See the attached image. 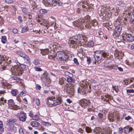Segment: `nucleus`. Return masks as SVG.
I'll list each match as a JSON object with an SVG mask.
<instances>
[{"instance_id":"19","label":"nucleus","mask_w":134,"mask_h":134,"mask_svg":"<svg viewBox=\"0 0 134 134\" xmlns=\"http://www.w3.org/2000/svg\"><path fill=\"white\" fill-rule=\"evenodd\" d=\"M132 129L133 128L132 127H130L129 128L127 126H126L124 128V132L126 133H129Z\"/></svg>"},{"instance_id":"62","label":"nucleus","mask_w":134,"mask_h":134,"mask_svg":"<svg viewBox=\"0 0 134 134\" xmlns=\"http://www.w3.org/2000/svg\"><path fill=\"white\" fill-rule=\"evenodd\" d=\"M98 116L101 119L103 117V115L102 114L99 113L98 114Z\"/></svg>"},{"instance_id":"49","label":"nucleus","mask_w":134,"mask_h":134,"mask_svg":"<svg viewBox=\"0 0 134 134\" xmlns=\"http://www.w3.org/2000/svg\"><path fill=\"white\" fill-rule=\"evenodd\" d=\"M117 4L118 5L120 6H122L124 5V4L122 2L119 1L117 2Z\"/></svg>"},{"instance_id":"7","label":"nucleus","mask_w":134,"mask_h":134,"mask_svg":"<svg viewBox=\"0 0 134 134\" xmlns=\"http://www.w3.org/2000/svg\"><path fill=\"white\" fill-rule=\"evenodd\" d=\"M55 55V57L56 59L61 61H65L68 58L67 55L62 52H57Z\"/></svg>"},{"instance_id":"11","label":"nucleus","mask_w":134,"mask_h":134,"mask_svg":"<svg viewBox=\"0 0 134 134\" xmlns=\"http://www.w3.org/2000/svg\"><path fill=\"white\" fill-rule=\"evenodd\" d=\"M90 101L88 100L85 99H81L80 100L79 103L80 105L82 107L85 108L86 107L88 106Z\"/></svg>"},{"instance_id":"44","label":"nucleus","mask_w":134,"mask_h":134,"mask_svg":"<svg viewBox=\"0 0 134 134\" xmlns=\"http://www.w3.org/2000/svg\"><path fill=\"white\" fill-rule=\"evenodd\" d=\"M36 103L37 105H39L40 104V101L39 99L36 98Z\"/></svg>"},{"instance_id":"24","label":"nucleus","mask_w":134,"mask_h":134,"mask_svg":"<svg viewBox=\"0 0 134 134\" xmlns=\"http://www.w3.org/2000/svg\"><path fill=\"white\" fill-rule=\"evenodd\" d=\"M10 103V104H9V105L11 106V107H9L11 109H15L14 108V103L13 100L12 99L9 100V103Z\"/></svg>"},{"instance_id":"58","label":"nucleus","mask_w":134,"mask_h":134,"mask_svg":"<svg viewBox=\"0 0 134 134\" xmlns=\"http://www.w3.org/2000/svg\"><path fill=\"white\" fill-rule=\"evenodd\" d=\"M125 63L128 66H131V63L129 61H128L127 60H125Z\"/></svg>"},{"instance_id":"61","label":"nucleus","mask_w":134,"mask_h":134,"mask_svg":"<svg viewBox=\"0 0 134 134\" xmlns=\"http://www.w3.org/2000/svg\"><path fill=\"white\" fill-rule=\"evenodd\" d=\"M87 63L88 64H89L91 62V59L90 58H88V57H87Z\"/></svg>"},{"instance_id":"29","label":"nucleus","mask_w":134,"mask_h":134,"mask_svg":"<svg viewBox=\"0 0 134 134\" xmlns=\"http://www.w3.org/2000/svg\"><path fill=\"white\" fill-rule=\"evenodd\" d=\"M120 32L118 31H115V30L113 34V35L114 36V37L115 38V37L118 36L120 35Z\"/></svg>"},{"instance_id":"17","label":"nucleus","mask_w":134,"mask_h":134,"mask_svg":"<svg viewBox=\"0 0 134 134\" xmlns=\"http://www.w3.org/2000/svg\"><path fill=\"white\" fill-rule=\"evenodd\" d=\"M49 52V50L47 49H43L41 50V53L43 55H47Z\"/></svg>"},{"instance_id":"5","label":"nucleus","mask_w":134,"mask_h":134,"mask_svg":"<svg viewBox=\"0 0 134 134\" xmlns=\"http://www.w3.org/2000/svg\"><path fill=\"white\" fill-rule=\"evenodd\" d=\"M90 17L88 16L85 18V20H83V26L84 25L87 28H90L91 27V25L94 26H96L97 25V21L94 19L91 21L89 19Z\"/></svg>"},{"instance_id":"60","label":"nucleus","mask_w":134,"mask_h":134,"mask_svg":"<svg viewBox=\"0 0 134 134\" xmlns=\"http://www.w3.org/2000/svg\"><path fill=\"white\" fill-rule=\"evenodd\" d=\"M111 65H104V67L105 69H111Z\"/></svg>"},{"instance_id":"23","label":"nucleus","mask_w":134,"mask_h":134,"mask_svg":"<svg viewBox=\"0 0 134 134\" xmlns=\"http://www.w3.org/2000/svg\"><path fill=\"white\" fill-rule=\"evenodd\" d=\"M17 65H19L20 66L22 70L23 71V70H25L26 69V66L25 65L23 64H20L19 62H18L17 63Z\"/></svg>"},{"instance_id":"38","label":"nucleus","mask_w":134,"mask_h":134,"mask_svg":"<svg viewBox=\"0 0 134 134\" xmlns=\"http://www.w3.org/2000/svg\"><path fill=\"white\" fill-rule=\"evenodd\" d=\"M17 90H13L11 92L12 95L13 96H15L16 95V92Z\"/></svg>"},{"instance_id":"14","label":"nucleus","mask_w":134,"mask_h":134,"mask_svg":"<svg viewBox=\"0 0 134 134\" xmlns=\"http://www.w3.org/2000/svg\"><path fill=\"white\" fill-rule=\"evenodd\" d=\"M74 25L77 26H81V25H83V20L80 19L76 21L73 23Z\"/></svg>"},{"instance_id":"35","label":"nucleus","mask_w":134,"mask_h":134,"mask_svg":"<svg viewBox=\"0 0 134 134\" xmlns=\"http://www.w3.org/2000/svg\"><path fill=\"white\" fill-rule=\"evenodd\" d=\"M7 41L6 37L5 36H2L1 41L3 43H5Z\"/></svg>"},{"instance_id":"54","label":"nucleus","mask_w":134,"mask_h":134,"mask_svg":"<svg viewBox=\"0 0 134 134\" xmlns=\"http://www.w3.org/2000/svg\"><path fill=\"white\" fill-rule=\"evenodd\" d=\"M12 32L14 34H16L18 32V31L16 29H14L12 30Z\"/></svg>"},{"instance_id":"64","label":"nucleus","mask_w":134,"mask_h":134,"mask_svg":"<svg viewBox=\"0 0 134 134\" xmlns=\"http://www.w3.org/2000/svg\"><path fill=\"white\" fill-rule=\"evenodd\" d=\"M93 88L94 89L96 90L98 88V85H95L93 86Z\"/></svg>"},{"instance_id":"36","label":"nucleus","mask_w":134,"mask_h":134,"mask_svg":"<svg viewBox=\"0 0 134 134\" xmlns=\"http://www.w3.org/2000/svg\"><path fill=\"white\" fill-rule=\"evenodd\" d=\"M67 81L68 82H71L73 81L74 80L71 77L68 76L67 78Z\"/></svg>"},{"instance_id":"26","label":"nucleus","mask_w":134,"mask_h":134,"mask_svg":"<svg viewBox=\"0 0 134 134\" xmlns=\"http://www.w3.org/2000/svg\"><path fill=\"white\" fill-rule=\"evenodd\" d=\"M47 2L46 3H47L49 4L52 5V6H55V5L54 4V3L55 2L54 0H46Z\"/></svg>"},{"instance_id":"48","label":"nucleus","mask_w":134,"mask_h":134,"mask_svg":"<svg viewBox=\"0 0 134 134\" xmlns=\"http://www.w3.org/2000/svg\"><path fill=\"white\" fill-rule=\"evenodd\" d=\"M127 93H133L134 92V90L133 89H127Z\"/></svg>"},{"instance_id":"41","label":"nucleus","mask_w":134,"mask_h":134,"mask_svg":"<svg viewBox=\"0 0 134 134\" xmlns=\"http://www.w3.org/2000/svg\"><path fill=\"white\" fill-rule=\"evenodd\" d=\"M85 129L86 132L87 133H90L92 131L91 129L88 127H86Z\"/></svg>"},{"instance_id":"33","label":"nucleus","mask_w":134,"mask_h":134,"mask_svg":"<svg viewBox=\"0 0 134 134\" xmlns=\"http://www.w3.org/2000/svg\"><path fill=\"white\" fill-rule=\"evenodd\" d=\"M17 54L18 55H19L20 57H23V58L25 57L26 55L24 53L20 51L18 52Z\"/></svg>"},{"instance_id":"31","label":"nucleus","mask_w":134,"mask_h":134,"mask_svg":"<svg viewBox=\"0 0 134 134\" xmlns=\"http://www.w3.org/2000/svg\"><path fill=\"white\" fill-rule=\"evenodd\" d=\"M24 58V59L25 62L27 63H29L30 62V59L28 55H26Z\"/></svg>"},{"instance_id":"59","label":"nucleus","mask_w":134,"mask_h":134,"mask_svg":"<svg viewBox=\"0 0 134 134\" xmlns=\"http://www.w3.org/2000/svg\"><path fill=\"white\" fill-rule=\"evenodd\" d=\"M19 132L20 134H24L23 129L20 128L19 130Z\"/></svg>"},{"instance_id":"51","label":"nucleus","mask_w":134,"mask_h":134,"mask_svg":"<svg viewBox=\"0 0 134 134\" xmlns=\"http://www.w3.org/2000/svg\"><path fill=\"white\" fill-rule=\"evenodd\" d=\"M33 32L36 33H39V34H40V30L39 29H38L36 30L35 29H33Z\"/></svg>"},{"instance_id":"32","label":"nucleus","mask_w":134,"mask_h":134,"mask_svg":"<svg viewBox=\"0 0 134 134\" xmlns=\"http://www.w3.org/2000/svg\"><path fill=\"white\" fill-rule=\"evenodd\" d=\"M65 80V79L64 78H61L59 79V83L60 85H62L64 83Z\"/></svg>"},{"instance_id":"47","label":"nucleus","mask_w":134,"mask_h":134,"mask_svg":"<svg viewBox=\"0 0 134 134\" xmlns=\"http://www.w3.org/2000/svg\"><path fill=\"white\" fill-rule=\"evenodd\" d=\"M42 124L43 125H46L47 126H51V124L49 122H42Z\"/></svg>"},{"instance_id":"40","label":"nucleus","mask_w":134,"mask_h":134,"mask_svg":"<svg viewBox=\"0 0 134 134\" xmlns=\"http://www.w3.org/2000/svg\"><path fill=\"white\" fill-rule=\"evenodd\" d=\"M111 69H114L117 70L118 68V66L116 65L113 64L111 65Z\"/></svg>"},{"instance_id":"55","label":"nucleus","mask_w":134,"mask_h":134,"mask_svg":"<svg viewBox=\"0 0 134 134\" xmlns=\"http://www.w3.org/2000/svg\"><path fill=\"white\" fill-rule=\"evenodd\" d=\"M74 63L77 65H79V63L78 62L77 59L76 58H75L74 59Z\"/></svg>"},{"instance_id":"21","label":"nucleus","mask_w":134,"mask_h":134,"mask_svg":"<svg viewBox=\"0 0 134 134\" xmlns=\"http://www.w3.org/2000/svg\"><path fill=\"white\" fill-rule=\"evenodd\" d=\"M94 131L95 133L96 134H102L101 133V128L99 127H97L95 128L94 129Z\"/></svg>"},{"instance_id":"57","label":"nucleus","mask_w":134,"mask_h":134,"mask_svg":"<svg viewBox=\"0 0 134 134\" xmlns=\"http://www.w3.org/2000/svg\"><path fill=\"white\" fill-rule=\"evenodd\" d=\"M123 131V129L122 127H120L119 129V133H122Z\"/></svg>"},{"instance_id":"9","label":"nucleus","mask_w":134,"mask_h":134,"mask_svg":"<svg viewBox=\"0 0 134 134\" xmlns=\"http://www.w3.org/2000/svg\"><path fill=\"white\" fill-rule=\"evenodd\" d=\"M65 86L64 89L69 94L73 95L74 94V90L73 86L71 84H66Z\"/></svg>"},{"instance_id":"16","label":"nucleus","mask_w":134,"mask_h":134,"mask_svg":"<svg viewBox=\"0 0 134 134\" xmlns=\"http://www.w3.org/2000/svg\"><path fill=\"white\" fill-rule=\"evenodd\" d=\"M62 102L61 98L60 97H57L55 100H54V106L60 104Z\"/></svg>"},{"instance_id":"22","label":"nucleus","mask_w":134,"mask_h":134,"mask_svg":"<svg viewBox=\"0 0 134 134\" xmlns=\"http://www.w3.org/2000/svg\"><path fill=\"white\" fill-rule=\"evenodd\" d=\"M2 58H3V60L7 61V60L8 58H7L5 56L2 57L0 55V65H3V64H4V63L2 60Z\"/></svg>"},{"instance_id":"30","label":"nucleus","mask_w":134,"mask_h":134,"mask_svg":"<svg viewBox=\"0 0 134 134\" xmlns=\"http://www.w3.org/2000/svg\"><path fill=\"white\" fill-rule=\"evenodd\" d=\"M39 123L36 121H33L31 122V125L33 126L37 127Z\"/></svg>"},{"instance_id":"3","label":"nucleus","mask_w":134,"mask_h":134,"mask_svg":"<svg viewBox=\"0 0 134 134\" xmlns=\"http://www.w3.org/2000/svg\"><path fill=\"white\" fill-rule=\"evenodd\" d=\"M102 57L104 58H106L107 59H111L113 56L108 53L103 52L102 51H98L96 52L94 55L95 60L97 62L100 61L102 59Z\"/></svg>"},{"instance_id":"6","label":"nucleus","mask_w":134,"mask_h":134,"mask_svg":"<svg viewBox=\"0 0 134 134\" xmlns=\"http://www.w3.org/2000/svg\"><path fill=\"white\" fill-rule=\"evenodd\" d=\"M114 9L113 7H109V8L107 7L106 8L104 7L103 9H102L101 11H99L98 13L99 14L100 13L102 15L104 16H105V17L107 18V19H109V18L112 15V13L110 10L112 11Z\"/></svg>"},{"instance_id":"27","label":"nucleus","mask_w":134,"mask_h":134,"mask_svg":"<svg viewBox=\"0 0 134 134\" xmlns=\"http://www.w3.org/2000/svg\"><path fill=\"white\" fill-rule=\"evenodd\" d=\"M122 27V26L121 25H119L115 27V31H117L121 32V30Z\"/></svg>"},{"instance_id":"46","label":"nucleus","mask_w":134,"mask_h":134,"mask_svg":"<svg viewBox=\"0 0 134 134\" xmlns=\"http://www.w3.org/2000/svg\"><path fill=\"white\" fill-rule=\"evenodd\" d=\"M16 121V120L14 119H11L9 120V122L14 123Z\"/></svg>"},{"instance_id":"34","label":"nucleus","mask_w":134,"mask_h":134,"mask_svg":"<svg viewBox=\"0 0 134 134\" xmlns=\"http://www.w3.org/2000/svg\"><path fill=\"white\" fill-rule=\"evenodd\" d=\"M119 39H120V40H119L117 41V42H122L124 43L125 41L124 40V37L123 36H121L120 37Z\"/></svg>"},{"instance_id":"45","label":"nucleus","mask_w":134,"mask_h":134,"mask_svg":"<svg viewBox=\"0 0 134 134\" xmlns=\"http://www.w3.org/2000/svg\"><path fill=\"white\" fill-rule=\"evenodd\" d=\"M34 63L36 65L40 64V62L38 60H35L34 62Z\"/></svg>"},{"instance_id":"15","label":"nucleus","mask_w":134,"mask_h":134,"mask_svg":"<svg viewBox=\"0 0 134 134\" xmlns=\"http://www.w3.org/2000/svg\"><path fill=\"white\" fill-rule=\"evenodd\" d=\"M126 39L129 41L132 42L134 40V36L130 34L126 35Z\"/></svg>"},{"instance_id":"4","label":"nucleus","mask_w":134,"mask_h":134,"mask_svg":"<svg viewBox=\"0 0 134 134\" xmlns=\"http://www.w3.org/2000/svg\"><path fill=\"white\" fill-rule=\"evenodd\" d=\"M96 81L94 80L91 79L90 80H86L84 81H82L80 83V87L78 89V92L79 93L81 92V91H84L86 90L88 86H89V88H91L90 85L91 83H96Z\"/></svg>"},{"instance_id":"18","label":"nucleus","mask_w":134,"mask_h":134,"mask_svg":"<svg viewBox=\"0 0 134 134\" xmlns=\"http://www.w3.org/2000/svg\"><path fill=\"white\" fill-rule=\"evenodd\" d=\"M10 130L12 132L15 133L17 130V127L16 126L11 125H10Z\"/></svg>"},{"instance_id":"53","label":"nucleus","mask_w":134,"mask_h":134,"mask_svg":"<svg viewBox=\"0 0 134 134\" xmlns=\"http://www.w3.org/2000/svg\"><path fill=\"white\" fill-rule=\"evenodd\" d=\"M12 79L14 80H20V79L15 76L12 77Z\"/></svg>"},{"instance_id":"63","label":"nucleus","mask_w":134,"mask_h":134,"mask_svg":"<svg viewBox=\"0 0 134 134\" xmlns=\"http://www.w3.org/2000/svg\"><path fill=\"white\" fill-rule=\"evenodd\" d=\"M36 88L37 89H38L39 90H40L41 88V87L38 84H37L36 86Z\"/></svg>"},{"instance_id":"56","label":"nucleus","mask_w":134,"mask_h":134,"mask_svg":"<svg viewBox=\"0 0 134 134\" xmlns=\"http://www.w3.org/2000/svg\"><path fill=\"white\" fill-rule=\"evenodd\" d=\"M44 78L46 79L47 80H48V74L47 73H44Z\"/></svg>"},{"instance_id":"39","label":"nucleus","mask_w":134,"mask_h":134,"mask_svg":"<svg viewBox=\"0 0 134 134\" xmlns=\"http://www.w3.org/2000/svg\"><path fill=\"white\" fill-rule=\"evenodd\" d=\"M39 12L41 14H44L47 13V11L45 9H41L40 10Z\"/></svg>"},{"instance_id":"10","label":"nucleus","mask_w":134,"mask_h":134,"mask_svg":"<svg viewBox=\"0 0 134 134\" xmlns=\"http://www.w3.org/2000/svg\"><path fill=\"white\" fill-rule=\"evenodd\" d=\"M16 116L19 117V120L20 121L24 122L26 120V114L23 112L18 113Z\"/></svg>"},{"instance_id":"42","label":"nucleus","mask_w":134,"mask_h":134,"mask_svg":"<svg viewBox=\"0 0 134 134\" xmlns=\"http://www.w3.org/2000/svg\"><path fill=\"white\" fill-rule=\"evenodd\" d=\"M130 20L134 24V13L131 15Z\"/></svg>"},{"instance_id":"20","label":"nucleus","mask_w":134,"mask_h":134,"mask_svg":"<svg viewBox=\"0 0 134 134\" xmlns=\"http://www.w3.org/2000/svg\"><path fill=\"white\" fill-rule=\"evenodd\" d=\"M47 104L49 106H54V100H52L51 99H48L47 100Z\"/></svg>"},{"instance_id":"12","label":"nucleus","mask_w":134,"mask_h":134,"mask_svg":"<svg viewBox=\"0 0 134 134\" xmlns=\"http://www.w3.org/2000/svg\"><path fill=\"white\" fill-rule=\"evenodd\" d=\"M114 56L119 59H121L124 56V53L121 51L116 50L115 52Z\"/></svg>"},{"instance_id":"8","label":"nucleus","mask_w":134,"mask_h":134,"mask_svg":"<svg viewBox=\"0 0 134 134\" xmlns=\"http://www.w3.org/2000/svg\"><path fill=\"white\" fill-rule=\"evenodd\" d=\"M36 20L41 25L45 26L48 28L49 26V24L48 21L46 19H45L42 17L38 16L36 18Z\"/></svg>"},{"instance_id":"28","label":"nucleus","mask_w":134,"mask_h":134,"mask_svg":"<svg viewBox=\"0 0 134 134\" xmlns=\"http://www.w3.org/2000/svg\"><path fill=\"white\" fill-rule=\"evenodd\" d=\"M108 119L110 121L113 122V121L114 117L113 114H109L108 116Z\"/></svg>"},{"instance_id":"1","label":"nucleus","mask_w":134,"mask_h":134,"mask_svg":"<svg viewBox=\"0 0 134 134\" xmlns=\"http://www.w3.org/2000/svg\"><path fill=\"white\" fill-rule=\"evenodd\" d=\"M88 40V37L87 36L83 35L80 39H77L76 41L74 40H71L69 41V43L70 44V46L72 47H75L76 44H78L79 45L81 46L82 44L81 42H82L86 47H93L94 44L93 42L92 41L87 42Z\"/></svg>"},{"instance_id":"50","label":"nucleus","mask_w":134,"mask_h":134,"mask_svg":"<svg viewBox=\"0 0 134 134\" xmlns=\"http://www.w3.org/2000/svg\"><path fill=\"white\" fill-rule=\"evenodd\" d=\"M23 12L24 14L25 15H26L27 14V11L25 8H23L22 9Z\"/></svg>"},{"instance_id":"52","label":"nucleus","mask_w":134,"mask_h":134,"mask_svg":"<svg viewBox=\"0 0 134 134\" xmlns=\"http://www.w3.org/2000/svg\"><path fill=\"white\" fill-rule=\"evenodd\" d=\"M35 69L36 71H41L42 70L41 69L37 67H35Z\"/></svg>"},{"instance_id":"43","label":"nucleus","mask_w":134,"mask_h":134,"mask_svg":"<svg viewBox=\"0 0 134 134\" xmlns=\"http://www.w3.org/2000/svg\"><path fill=\"white\" fill-rule=\"evenodd\" d=\"M32 118L33 120H38L39 119L38 116L37 115H35L33 116Z\"/></svg>"},{"instance_id":"13","label":"nucleus","mask_w":134,"mask_h":134,"mask_svg":"<svg viewBox=\"0 0 134 134\" xmlns=\"http://www.w3.org/2000/svg\"><path fill=\"white\" fill-rule=\"evenodd\" d=\"M101 97L102 100L106 102H108L112 99V97L108 94H104L103 96H101Z\"/></svg>"},{"instance_id":"25","label":"nucleus","mask_w":134,"mask_h":134,"mask_svg":"<svg viewBox=\"0 0 134 134\" xmlns=\"http://www.w3.org/2000/svg\"><path fill=\"white\" fill-rule=\"evenodd\" d=\"M132 81L131 80L129 79L125 80L124 81L123 83V84L127 85L128 84H130L131 82H132Z\"/></svg>"},{"instance_id":"2","label":"nucleus","mask_w":134,"mask_h":134,"mask_svg":"<svg viewBox=\"0 0 134 134\" xmlns=\"http://www.w3.org/2000/svg\"><path fill=\"white\" fill-rule=\"evenodd\" d=\"M10 69L12 74L16 76H18L21 75L23 72L19 67H18L17 64L15 65V62L11 60H9V67Z\"/></svg>"},{"instance_id":"37","label":"nucleus","mask_w":134,"mask_h":134,"mask_svg":"<svg viewBox=\"0 0 134 134\" xmlns=\"http://www.w3.org/2000/svg\"><path fill=\"white\" fill-rule=\"evenodd\" d=\"M28 30L27 27L26 26H25L23 28L21 32L22 33H24L25 32L27 31Z\"/></svg>"}]
</instances>
